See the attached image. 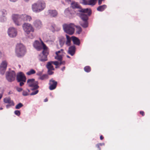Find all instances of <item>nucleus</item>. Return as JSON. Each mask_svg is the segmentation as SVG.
<instances>
[{"instance_id": "5", "label": "nucleus", "mask_w": 150, "mask_h": 150, "mask_svg": "<svg viewBox=\"0 0 150 150\" xmlns=\"http://www.w3.org/2000/svg\"><path fill=\"white\" fill-rule=\"evenodd\" d=\"M75 26L74 24L72 23L69 24H65L63 25L64 31L70 35H72L74 33Z\"/></svg>"}, {"instance_id": "14", "label": "nucleus", "mask_w": 150, "mask_h": 150, "mask_svg": "<svg viewBox=\"0 0 150 150\" xmlns=\"http://www.w3.org/2000/svg\"><path fill=\"white\" fill-rule=\"evenodd\" d=\"M34 47L37 50L40 51L42 49V43H40L38 40H35L33 44Z\"/></svg>"}, {"instance_id": "12", "label": "nucleus", "mask_w": 150, "mask_h": 150, "mask_svg": "<svg viewBox=\"0 0 150 150\" xmlns=\"http://www.w3.org/2000/svg\"><path fill=\"white\" fill-rule=\"evenodd\" d=\"M57 84V82L54 80L53 79H51L50 80L49 83V89L50 90H52L55 89Z\"/></svg>"}, {"instance_id": "19", "label": "nucleus", "mask_w": 150, "mask_h": 150, "mask_svg": "<svg viewBox=\"0 0 150 150\" xmlns=\"http://www.w3.org/2000/svg\"><path fill=\"white\" fill-rule=\"evenodd\" d=\"M4 102L6 103L10 104L11 105H14L13 101L11 100L10 97L6 98L4 99Z\"/></svg>"}, {"instance_id": "50", "label": "nucleus", "mask_w": 150, "mask_h": 150, "mask_svg": "<svg viewBox=\"0 0 150 150\" xmlns=\"http://www.w3.org/2000/svg\"><path fill=\"white\" fill-rule=\"evenodd\" d=\"M65 67H63L62 69H61V70L62 71H64L65 69Z\"/></svg>"}, {"instance_id": "25", "label": "nucleus", "mask_w": 150, "mask_h": 150, "mask_svg": "<svg viewBox=\"0 0 150 150\" xmlns=\"http://www.w3.org/2000/svg\"><path fill=\"white\" fill-rule=\"evenodd\" d=\"M71 6L73 8H79L80 7L79 4L74 1H73L71 3Z\"/></svg>"}, {"instance_id": "51", "label": "nucleus", "mask_w": 150, "mask_h": 150, "mask_svg": "<svg viewBox=\"0 0 150 150\" xmlns=\"http://www.w3.org/2000/svg\"><path fill=\"white\" fill-rule=\"evenodd\" d=\"M48 99L46 98L45 99H44V102H47L48 101Z\"/></svg>"}, {"instance_id": "55", "label": "nucleus", "mask_w": 150, "mask_h": 150, "mask_svg": "<svg viewBox=\"0 0 150 150\" xmlns=\"http://www.w3.org/2000/svg\"><path fill=\"white\" fill-rule=\"evenodd\" d=\"M69 11V10H68V9H67L65 10V12H67V11Z\"/></svg>"}, {"instance_id": "32", "label": "nucleus", "mask_w": 150, "mask_h": 150, "mask_svg": "<svg viewBox=\"0 0 150 150\" xmlns=\"http://www.w3.org/2000/svg\"><path fill=\"white\" fill-rule=\"evenodd\" d=\"M84 70L86 72H89L91 71V68L89 66H86L84 68Z\"/></svg>"}, {"instance_id": "56", "label": "nucleus", "mask_w": 150, "mask_h": 150, "mask_svg": "<svg viewBox=\"0 0 150 150\" xmlns=\"http://www.w3.org/2000/svg\"><path fill=\"white\" fill-rule=\"evenodd\" d=\"M59 62V66H60V65H61L62 64L61 62Z\"/></svg>"}, {"instance_id": "27", "label": "nucleus", "mask_w": 150, "mask_h": 150, "mask_svg": "<svg viewBox=\"0 0 150 150\" xmlns=\"http://www.w3.org/2000/svg\"><path fill=\"white\" fill-rule=\"evenodd\" d=\"M63 54H60L56 55L55 57V59L57 60L58 61H61L62 60V56Z\"/></svg>"}, {"instance_id": "48", "label": "nucleus", "mask_w": 150, "mask_h": 150, "mask_svg": "<svg viewBox=\"0 0 150 150\" xmlns=\"http://www.w3.org/2000/svg\"><path fill=\"white\" fill-rule=\"evenodd\" d=\"M59 61L61 62L62 64V65H64L65 64V62L64 61H62V60L61 61Z\"/></svg>"}, {"instance_id": "45", "label": "nucleus", "mask_w": 150, "mask_h": 150, "mask_svg": "<svg viewBox=\"0 0 150 150\" xmlns=\"http://www.w3.org/2000/svg\"><path fill=\"white\" fill-rule=\"evenodd\" d=\"M140 113L141 114L142 116H144V113L143 111H140Z\"/></svg>"}, {"instance_id": "44", "label": "nucleus", "mask_w": 150, "mask_h": 150, "mask_svg": "<svg viewBox=\"0 0 150 150\" xmlns=\"http://www.w3.org/2000/svg\"><path fill=\"white\" fill-rule=\"evenodd\" d=\"M17 90L18 92H21L22 91V88H17Z\"/></svg>"}, {"instance_id": "11", "label": "nucleus", "mask_w": 150, "mask_h": 150, "mask_svg": "<svg viewBox=\"0 0 150 150\" xmlns=\"http://www.w3.org/2000/svg\"><path fill=\"white\" fill-rule=\"evenodd\" d=\"M16 79L18 82L26 81V78L24 74L22 72H20L17 74Z\"/></svg>"}, {"instance_id": "39", "label": "nucleus", "mask_w": 150, "mask_h": 150, "mask_svg": "<svg viewBox=\"0 0 150 150\" xmlns=\"http://www.w3.org/2000/svg\"><path fill=\"white\" fill-rule=\"evenodd\" d=\"M52 64L56 66H58L59 65V62L57 61H51Z\"/></svg>"}, {"instance_id": "24", "label": "nucleus", "mask_w": 150, "mask_h": 150, "mask_svg": "<svg viewBox=\"0 0 150 150\" xmlns=\"http://www.w3.org/2000/svg\"><path fill=\"white\" fill-rule=\"evenodd\" d=\"M67 38V41L66 42V44L68 46H69L70 45V43L71 42V38L69 36L67 35H66Z\"/></svg>"}, {"instance_id": "18", "label": "nucleus", "mask_w": 150, "mask_h": 150, "mask_svg": "<svg viewBox=\"0 0 150 150\" xmlns=\"http://www.w3.org/2000/svg\"><path fill=\"white\" fill-rule=\"evenodd\" d=\"M72 40L74 44L79 45L80 43V40L77 37L72 36L71 37Z\"/></svg>"}, {"instance_id": "34", "label": "nucleus", "mask_w": 150, "mask_h": 150, "mask_svg": "<svg viewBox=\"0 0 150 150\" xmlns=\"http://www.w3.org/2000/svg\"><path fill=\"white\" fill-rule=\"evenodd\" d=\"M64 52V50L63 49H61L60 50L56 52H55L56 55L63 54Z\"/></svg>"}, {"instance_id": "33", "label": "nucleus", "mask_w": 150, "mask_h": 150, "mask_svg": "<svg viewBox=\"0 0 150 150\" xmlns=\"http://www.w3.org/2000/svg\"><path fill=\"white\" fill-rule=\"evenodd\" d=\"M23 106V105L22 103H19L16 105L15 108L16 109H19Z\"/></svg>"}, {"instance_id": "58", "label": "nucleus", "mask_w": 150, "mask_h": 150, "mask_svg": "<svg viewBox=\"0 0 150 150\" xmlns=\"http://www.w3.org/2000/svg\"><path fill=\"white\" fill-rule=\"evenodd\" d=\"M25 1H28L29 0H24Z\"/></svg>"}, {"instance_id": "4", "label": "nucleus", "mask_w": 150, "mask_h": 150, "mask_svg": "<svg viewBox=\"0 0 150 150\" xmlns=\"http://www.w3.org/2000/svg\"><path fill=\"white\" fill-rule=\"evenodd\" d=\"M80 12L82 13L80 14L79 16L83 21H88V16H90L91 14V11L90 9L88 8L81 9L79 11Z\"/></svg>"}, {"instance_id": "8", "label": "nucleus", "mask_w": 150, "mask_h": 150, "mask_svg": "<svg viewBox=\"0 0 150 150\" xmlns=\"http://www.w3.org/2000/svg\"><path fill=\"white\" fill-rule=\"evenodd\" d=\"M16 73L14 71H8L6 73V78L7 80L10 82L13 81L15 79Z\"/></svg>"}, {"instance_id": "16", "label": "nucleus", "mask_w": 150, "mask_h": 150, "mask_svg": "<svg viewBox=\"0 0 150 150\" xmlns=\"http://www.w3.org/2000/svg\"><path fill=\"white\" fill-rule=\"evenodd\" d=\"M38 58L39 60L42 62H44L47 60V56L41 54L39 55Z\"/></svg>"}, {"instance_id": "46", "label": "nucleus", "mask_w": 150, "mask_h": 150, "mask_svg": "<svg viewBox=\"0 0 150 150\" xmlns=\"http://www.w3.org/2000/svg\"><path fill=\"white\" fill-rule=\"evenodd\" d=\"M14 105H10V104H8V105H7L6 107V108H8L9 107L11 106H14Z\"/></svg>"}, {"instance_id": "54", "label": "nucleus", "mask_w": 150, "mask_h": 150, "mask_svg": "<svg viewBox=\"0 0 150 150\" xmlns=\"http://www.w3.org/2000/svg\"><path fill=\"white\" fill-rule=\"evenodd\" d=\"M4 14H6V11L5 10H4Z\"/></svg>"}, {"instance_id": "17", "label": "nucleus", "mask_w": 150, "mask_h": 150, "mask_svg": "<svg viewBox=\"0 0 150 150\" xmlns=\"http://www.w3.org/2000/svg\"><path fill=\"white\" fill-rule=\"evenodd\" d=\"M76 48L74 46H71L69 47L68 50V53L71 56H73L75 51Z\"/></svg>"}, {"instance_id": "6", "label": "nucleus", "mask_w": 150, "mask_h": 150, "mask_svg": "<svg viewBox=\"0 0 150 150\" xmlns=\"http://www.w3.org/2000/svg\"><path fill=\"white\" fill-rule=\"evenodd\" d=\"M16 52L17 57H22L24 55L25 52V48L22 44H17L16 46Z\"/></svg>"}, {"instance_id": "40", "label": "nucleus", "mask_w": 150, "mask_h": 150, "mask_svg": "<svg viewBox=\"0 0 150 150\" xmlns=\"http://www.w3.org/2000/svg\"><path fill=\"white\" fill-rule=\"evenodd\" d=\"M52 70H48L47 71V73L49 75H51L54 74V72L52 71Z\"/></svg>"}, {"instance_id": "57", "label": "nucleus", "mask_w": 150, "mask_h": 150, "mask_svg": "<svg viewBox=\"0 0 150 150\" xmlns=\"http://www.w3.org/2000/svg\"><path fill=\"white\" fill-rule=\"evenodd\" d=\"M67 58H70V57L69 56H68V55H67Z\"/></svg>"}, {"instance_id": "43", "label": "nucleus", "mask_w": 150, "mask_h": 150, "mask_svg": "<svg viewBox=\"0 0 150 150\" xmlns=\"http://www.w3.org/2000/svg\"><path fill=\"white\" fill-rule=\"evenodd\" d=\"M65 1L66 2L69 4L70 3H71L72 2H73V0H65Z\"/></svg>"}, {"instance_id": "49", "label": "nucleus", "mask_w": 150, "mask_h": 150, "mask_svg": "<svg viewBox=\"0 0 150 150\" xmlns=\"http://www.w3.org/2000/svg\"><path fill=\"white\" fill-rule=\"evenodd\" d=\"M104 139V137L102 135H101L100 136V140H102Z\"/></svg>"}, {"instance_id": "31", "label": "nucleus", "mask_w": 150, "mask_h": 150, "mask_svg": "<svg viewBox=\"0 0 150 150\" xmlns=\"http://www.w3.org/2000/svg\"><path fill=\"white\" fill-rule=\"evenodd\" d=\"M97 0H89V5L94 6L96 3Z\"/></svg>"}, {"instance_id": "21", "label": "nucleus", "mask_w": 150, "mask_h": 150, "mask_svg": "<svg viewBox=\"0 0 150 150\" xmlns=\"http://www.w3.org/2000/svg\"><path fill=\"white\" fill-rule=\"evenodd\" d=\"M52 63L51 61L47 62L46 67L48 70H54V69L53 66L52 65Z\"/></svg>"}, {"instance_id": "30", "label": "nucleus", "mask_w": 150, "mask_h": 150, "mask_svg": "<svg viewBox=\"0 0 150 150\" xmlns=\"http://www.w3.org/2000/svg\"><path fill=\"white\" fill-rule=\"evenodd\" d=\"M76 33L78 34H80L82 31L81 28L79 26H76Z\"/></svg>"}, {"instance_id": "28", "label": "nucleus", "mask_w": 150, "mask_h": 150, "mask_svg": "<svg viewBox=\"0 0 150 150\" xmlns=\"http://www.w3.org/2000/svg\"><path fill=\"white\" fill-rule=\"evenodd\" d=\"M65 41V40L64 38H62L59 39V43L61 47H62L64 45Z\"/></svg>"}, {"instance_id": "53", "label": "nucleus", "mask_w": 150, "mask_h": 150, "mask_svg": "<svg viewBox=\"0 0 150 150\" xmlns=\"http://www.w3.org/2000/svg\"><path fill=\"white\" fill-rule=\"evenodd\" d=\"M55 26H56L55 25H53L52 26V27L53 29H55Z\"/></svg>"}, {"instance_id": "15", "label": "nucleus", "mask_w": 150, "mask_h": 150, "mask_svg": "<svg viewBox=\"0 0 150 150\" xmlns=\"http://www.w3.org/2000/svg\"><path fill=\"white\" fill-rule=\"evenodd\" d=\"M33 24L35 27L39 29L41 28L42 26V22L39 20H37L35 21L33 23Z\"/></svg>"}, {"instance_id": "20", "label": "nucleus", "mask_w": 150, "mask_h": 150, "mask_svg": "<svg viewBox=\"0 0 150 150\" xmlns=\"http://www.w3.org/2000/svg\"><path fill=\"white\" fill-rule=\"evenodd\" d=\"M48 12L49 15L52 17H55L57 14V12L56 10H49Z\"/></svg>"}, {"instance_id": "3", "label": "nucleus", "mask_w": 150, "mask_h": 150, "mask_svg": "<svg viewBox=\"0 0 150 150\" xmlns=\"http://www.w3.org/2000/svg\"><path fill=\"white\" fill-rule=\"evenodd\" d=\"M23 28L25 32L28 35L30 33L28 37L30 39H33L34 37L33 32L34 29L32 25L28 23H25L23 25Z\"/></svg>"}, {"instance_id": "2", "label": "nucleus", "mask_w": 150, "mask_h": 150, "mask_svg": "<svg viewBox=\"0 0 150 150\" xmlns=\"http://www.w3.org/2000/svg\"><path fill=\"white\" fill-rule=\"evenodd\" d=\"M46 4L44 1L40 0L32 5V11L35 13L40 12L45 8Z\"/></svg>"}, {"instance_id": "59", "label": "nucleus", "mask_w": 150, "mask_h": 150, "mask_svg": "<svg viewBox=\"0 0 150 150\" xmlns=\"http://www.w3.org/2000/svg\"><path fill=\"white\" fill-rule=\"evenodd\" d=\"M3 109V108H0V110H2Z\"/></svg>"}, {"instance_id": "42", "label": "nucleus", "mask_w": 150, "mask_h": 150, "mask_svg": "<svg viewBox=\"0 0 150 150\" xmlns=\"http://www.w3.org/2000/svg\"><path fill=\"white\" fill-rule=\"evenodd\" d=\"M20 83V86H23L25 82H24L23 81H21V82H19Z\"/></svg>"}, {"instance_id": "1", "label": "nucleus", "mask_w": 150, "mask_h": 150, "mask_svg": "<svg viewBox=\"0 0 150 150\" xmlns=\"http://www.w3.org/2000/svg\"><path fill=\"white\" fill-rule=\"evenodd\" d=\"M12 18L14 23L17 25H21L23 21H30L32 20L30 16L26 14L21 15L13 14Z\"/></svg>"}, {"instance_id": "26", "label": "nucleus", "mask_w": 150, "mask_h": 150, "mask_svg": "<svg viewBox=\"0 0 150 150\" xmlns=\"http://www.w3.org/2000/svg\"><path fill=\"white\" fill-rule=\"evenodd\" d=\"M83 21V22H81V25L83 28H85L87 27L88 26V21Z\"/></svg>"}, {"instance_id": "52", "label": "nucleus", "mask_w": 150, "mask_h": 150, "mask_svg": "<svg viewBox=\"0 0 150 150\" xmlns=\"http://www.w3.org/2000/svg\"><path fill=\"white\" fill-rule=\"evenodd\" d=\"M3 96V93L0 94V99L2 98Z\"/></svg>"}, {"instance_id": "37", "label": "nucleus", "mask_w": 150, "mask_h": 150, "mask_svg": "<svg viewBox=\"0 0 150 150\" xmlns=\"http://www.w3.org/2000/svg\"><path fill=\"white\" fill-rule=\"evenodd\" d=\"M39 92V91L38 90H36L35 91L31 93H30V95L31 96L34 95L36 94H37Z\"/></svg>"}, {"instance_id": "29", "label": "nucleus", "mask_w": 150, "mask_h": 150, "mask_svg": "<svg viewBox=\"0 0 150 150\" xmlns=\"http://www.w3.org/2000/svg\"><path fill=\"white\" fill-rule=\"evenodd\" d=\"M35 71L33 69H31L29 71L27 72L26 73L28 75H30L35 74Z\"/></svg>"}, {"instance_id": "22", "label": "nucleus", "mask_w": 150, "mask_h": 150, "mask_svg": "<svg viewBox=\"0 0 150 150\" xmlns=\"http://www.w3.org/2000/svg\"><path fill=\"white\" fill-rule=\"evenodd\" d=\"M37 75L40 76L39 79L42 80H45L48 78V75L47 74H44L42 75H41L40 74H37Z\"/></svg>"}, {"instance_id": "23", "label": "nucleus", "mask_w": 150, "mask_h": 150, "mask_svg": "<svg viewBox=\"0 0 150 150\" xmlns=\"http://www.w3.org/2000/svg\"><path fill=\"white\" fill-rule=\"evenodd\" d=\"M107 8V6L105 5H103L99 6L97 8V10L100 11H103Z\"/></svg>"}, {"instance_id": "60", "label": "nucleus", "mask_w": 150, "mask_h": 150, "mask_svg": "<svg viewBox=\"0 0 150 150\" xmlns=\"http://www.w3.org/2000/svg\"><path fill=\"white\" fill-rule=\"evenodd\" d=\"M58 68V67L57 66H56V67H55V68Z\"/></svg>"}, {"instance_id": "36", "label": "nucleus", "mask_w": 150, "mask_h": 150, "mask_svg": "<svg viewBox=\"0 0 150 150\" xmlns=\"http://www.w3.org/2000/svg\"><path fill=\"white\" fill-rule=\"evenodd\" d=\"M103 145H104V143L101 144L100 143L99 144H98L96 145V146L97 148L98 149V150H100V146H102Z\"/></svg>"}, {"instance_id": "35", "label": "nucleus", "mask_w": 150, "mask_h": 150, "mask_svg": "<svg viewBox=\"0 0 150 150\" xmlns=\"http://www.w3.org/2000/svg\"><path fill=\"white\" fill-rule=\"evenodd\" d=\"M14 113L16 115L18 116H20L21 114V112L20 111L18 110H15L14 111Z\"/></svg>"}, {"instance_id": "47", "label": "nucleus", "mask_w": 150, "mask_h": 150, "mask_svg": "<svg viewBox=\"0 0 150 150\" xmlns=\"http://www.w3.org/2000/svg\"><path fill=\"white\" fill-rule=\"evenodd\" d=\"M103 0H98V4L99 5H100L102 4V2Z\"/></svg>"}, {"instance_id": "13", "label": "nucleus", "mask_w": 150, "mask_h": 150, "mask_svg": "<svg viewBox=\"0 0 150 150\" xmlns=\"http://www.w3.org/2000/svg\"><path fill=\"white\" fill-rule=\"evenodd\" d=\"M40 41L42 43V49L43 50L42 52V53L43 55H45L47 56L49 54V50L48 48L46 46V45L44 43L42 40L40 38Z\"/></svg>"}, {"instance_id": "38", "label": "nucleus", "mask_w": 150, "mask_h": 150, "mask_svg": "<svg viewBox=\"0 0 150 150\" xmlns=\"http://www.w3.org/2000/svg\"><path fill=\"white\" fill-rule=\"evenodd\" d=\"M82 3L84 5H89V1H87L86 0H82Z\"/></svg>"}, {"instance_id": "7", "label": "nucleus", "mask_w": 150, "mask_h": 150, "mask_svg": "<svg viewBox=\"0 0 150 150\" xmlns=\"http://www.w3.org/2000/svg\"><path fill=\"white\" fill-rule=\"evenodd\" d=\"M27 85L31 88V90L33 91L38 89L39 86L38 85V82L35 81L34 79H28L27 82Z\"/></svg>"}, {"instance_id": "41", "label": "nucleus", "mask_w": 150, "mask_h": 150, "mask_svg": "<svg viewBox=\"0 0 150 150\" xmlns=\"http://www.w3.org/2000/svg\"><path fill=\"white\" fill-rule=\"evenodd\" d=\"M23 95L24 96H27L28 95V93L27 91H23Z\"/></svg>"}, {"instance_id": "9", "label": "nucleus", "mask_w": 150, "mask_h": 150, "mask_svg": "<svg viewBox=\"0 0 150 150\" xmlns=\"http://www.w3.org/2000/svg\"><path fill=\"white\" fill-rule=\"evenodd\" d=\"M8 33L10 37L14 38L17 35V31L15 28L13 27H10L8 29Z\"/></svg>"}, {"instance_id": "10", "label": "nucleus", "mask_w": 150, "mask_h": 150, "mask_svg": "<svg viewBox=\"0 0 150 150\" xmlns=\"http://www.w3.org/2000/svg\"><path fill=\"white\" fill-rule=\"evenodd\" d=\"M7 63L6 61L2 62L0 66V73L2 74H4L6 70Z\"/></svg>"}]
</instances>
